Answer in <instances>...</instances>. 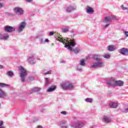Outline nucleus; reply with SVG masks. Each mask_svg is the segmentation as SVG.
<instances>
[{"label":"nucleus","mask_w":128,"mask_h":128,"mask_svg":"<svg viewBox=\"0 0 128 128\" xmlns=\"http://www.w3.org/2000/svg\"><path fill=\"white\" fill-rule=\"evenodd\" d=\"M4 68L3 66L0 65V68Z\"/></svg>","instance_id":"obj_45"},{"label":"nucleus","mask_w":128,"mask_h":128,"mask_svg":"<svg viewBox=\"0 0 128 128\" xmlns=\"http://www.w3.org/2000/svg\"><path fill=\"white\" fill-rule=\"evenodd\" d=\"M80 66H86V63L84 62V60L82 59L80 60Z\"/></svg>","instance_id":"obj_22"},{"label":"nucleus","mask_w":128,"mask_h":128,"mask_svg":"<svg viewBox=\"0 0 128 128\" xmlns=\"http://www.w3.org/2000/svg\"><path fill=\"white\" fill-rule=\"evenodd\" d=\"M68 28H63L62 29V31L63 32H68Z\"/></svg>","instance_id":"obj_32"},{"label":"nucleus","mask_w":128,"mask_h":128,"mask_svg":"<svg viewBox=\"0 0 128 128\" xmlns=\"http://www.w3.org/2000/svg\"><path fill=\"white\" fill-rule=\"evenodd\" d=\"M107 48L109 52H112L114 50H116V48H114V46L112 45L108 46Z\"/></svg>","instance_id":"obj_18"},{"label":"nucleus","mask_w":128,"mask_h":128,"mask_svg":"<svg viewBox=\"0 0 128 128\" xmlns=\"http://www.w3.org/2000/svg\"><path fill=\"white\" fill-rule=\"evenodd\" d=\"M97 66L98 67L99 66L100 68H102V66H104V63L102 62H97Z\"/></svg>","instance_id":"obj_25"},{"label":"nucleus","mask_w":128,"mask_h":128,"mask_svg":"<svg viewBox=\"0 0 128 128\" xmlns=\"http://www.w3.org/2000/svg\"><path fill=\"white\" fill-rule=\"evenodd\" d=\"M2 124H4V122L0 121V128H4V126H2Z\"/></svg>","instance_id":"obj_30"},{"label":"nucleus","mask_w":128,"mask_h":128,"mask_svg":"<svg viewBox=\"0 0 128 128\" xmlns=\"http://www.w3.org/2000/svg\"><path fill=\"white\" fill-rule=\"evenodd\" d=\"M19 70L21 71V73L20 74V76L21 78V82H24L26 80V76H28V71L26 70L24 66H21Z\"/></svg>","instance_id":"obj_2"},{"label":"nucleus","mask_w":128,"mask_h":128,"mask_svg":"<svg viewBox=\"0 0 128 128\" xmlns=\"http://www.w3.org/2000/svg\"><path fill=\"white\" fill-rule=\"evenodd\" d=\"M52 74V70L48 71L45 73V74Z\"/></svg>","instance_id":"obj_35"},{"label":"nucleus","mask_w":128,"mask_h":128,"mask_svg":"<svg viewBox=\"0 0 128 128\" xmlns=\"http://www.w3.org/2000/svg\"><path fill=\"white\" fill-rule=\"evenodd\" d=\"M84 126V123L82 122H77L75 124H72L71 126L73 128H82Z\"/></svg>","instance_id":"obj_6"},{"label":"nucleus","mask_w":128,"mask_h":128,"mask_svg":"<svg viewBox=\"0 0 128 128\" xmlns=\"http://www.w3.org/2000/svg\"><path fill=\"white\" fill-rule=\"evenodd\" d=\"M61 86L63 90H72L74 85L70 82H66L61 84Z\"/></svg>","instance_id":"obj_3"},{"label":"nucleus","mask_w":128,"mask_h":128,"mask_svg":"<svg viewBox=\"0 0 128 128\" xmlns=\"http://www.w3.org/2000/svg\"><path fill=\"white\" fill-rule=\"evenodd\" d=\"M91 68H98L97 62H95L93 65H92Z\"/></svg>","instance_id":"obj_26"},{"label":"nucleus","mask_w":128,"mask_h":128,"mask_svg":"<svg viewBox=\"0 0 128 128\" xmlns=\"http://www.w3.org/2000/svg\"><path fill=\"white\" fill-rule=\"evenodd\" d=\"M8 84L4 83H0V86L2 88H4V86H8ZM6 93H4L2 89H0V98H4V96H6Z\"/></svg>","instance_id":"obj_4"},{"label":"nucleus","mask_w":128,"mask_h":128,"mask_svg":"<svg viewBox=\"0 0 128 128\" xmlns=\"http://www.w3.org/2000/svg\"><path fill=\"white\" fill-rule=\"evenodd\" d=\"M116 86H124V82L122 80L116 81Z\"/></svg>","instance_id":"obj_17"},{"label":"nucleus","mask_w":128,"mask_h":128,"mask_svg":"<svg viewBox=\"0 0 128 128\" xmlns=\"http://www.w3.org/2000/svg\"><path fill=\"white\" fill-rule=\"evenodd\" d=\"M26 26V22H23L20 23V28L18 30V32H22L24 30V28Z\"/></svg>","instance_id":"obj_9"},{"label":"nucleus","mask_w":128,"mask_h":128,"mask_svg":"<svg viewBox=\"0 0 128 128\" xmlns=\"http://www.w3.org/2000/svg\"><path fill=\"white\" fill-rule=\"evenodd\" d=\"M109 26V24H107L106 25L104 26V28H108Z\"/></svg>","instance_id":"obj_42"},{"label":"nucleus","mask_w":128,"mask_h":128,"mask_svg":"<svg viewBox=\"0 0 128 128\" xmlns=\"http://www.w3.org/2000/svg\"><path fill=\"white\" fill-rule=\"evenodd\" d=\"M72 10H73L72 8H68L66 10V11L67 12H72Z\"/></svg>","instance_id":"obj_29"},{"label":"nucleus","mask_w":128,"mask_h":128,"mask_svg":"<svg viewBox=\"0 0 128 128\" xmlns=\"http://www.w3.org/2000/svg\"><path fill=\"white\" fill-rule=\"evenodd\" d=\"M34 80V77H29L28 78V82H32Z\"/></svg>","instance_id":"obj_28"},{"label":"nucleus","mask_w":128,"mask_h":128,"mask_svg":"<svg viewBox=\"0 0 128 128\" xmlns=\"http://www.w3.org/2000/svg\"><path fill=\"white\" fill-rule=\"evenodd\" d=\"M4 30L7 32H14V30H16V28L12 26H6L5 27Z\"/></svg>","instance_id":"obj_7"},{"label":"nucleus","mask_w":128,"mask_h":128,"mask_svg":"<svg viewBox=\"0 0 128 128\" xmlns=\"http://www.w3.org/2000/svg\"><path fill=\"white\" fill-rule=\"evenodd\" d=\"M56 88V86L55 85L51 86L48 90L47 92H54Z\"/></svg>","instance_id":"obj_12"},{"label":"nucleus","mask_w":128,"mask_h":128,"mask_svg":"<svg viewBox=\"0 0 128 128\" xmlns=\"http://www.w3.org/2000/svg\"><path fill=\"white\" fill-rule=\"evenodd\" d=\"M38 128H42V126H38Z\"/></svg>","instance_id":"obj_43"},{"label":"nucleus","mask_w":128,"mask_h":128,"mask_svg":"<svg viewBox=\"0 0 128 128\" xmlns=\"http://www.w3.org/2000/svg\"><path fill=\"white\" fill-rule=\"evenodd\" d=\"M49 78H46V84H50V81L48 80Z\"/></svg>","instance_id":"obj_36"},{"label":"nucleus","mask_w":128,"mask_h":128,"mask_svg":"<svg viewBox=\"0 0 128 128\" xmlns=\"http://www.w3.org/2000/svg\"><path fill=\"white\" fill-rule=\"evenodd\" d=\"M116 80H114V78H112L108 82V84L109 86H116Z\"/></svg>","instance_id":"obj_11"},{"label":"nucleus","mask_w":128,"mask_h":128,"mask_svg":"<svg viewBox=\"0 0 128 128\" xmlns=\"http://www.w3.org/2000/svg\"><path fill=\"white\" fill-rule=\"evenodd\" d=\"M94 58L96 60H97L98 62H100V57H98V55H94Z\"/></svg>","instance_id":"obj_23"},{"label":"nucleus","mask_w":128,"mask_h":128,"mask_svg":"<svg viewBox=\"0 0 128 128\" xmlns=\"http://www.w3.org/2000/svg\"><path fill=\"white\" fill-rule=\"evenodd\" d=\"M54 32H50L49 34V36H54Z\"/></svg>","instance_id":"obj_37"},{"label":"nucleus","mask_w":128,"mask_h":128,"mask_svg":"<svg viewBox=\"0 0 128 128\" xmlns=\"http://www.w3.org/2000/svg\"><path fill=\"white\" fill-rule=\"evenodd\" d=\"M102 122H104L106 124H108V122H110V118L108 117L105 116L102 119Z\"/></svg>","instance_id":"obj_13"},{"label":"nucleus","mask_w":128,"mask_h":128,"mask_svg":"<svg viewBox=\"0 0 128 128\" xmlns=\"http://www.w3.org/2000/svg\"><path fill=\"white\" fill-rule=\"evenodd\" d=\"M124 112H128V108L125 110Z\"/></svg>","instance_id":"obj_41"},{"label":"nucleus","mask_w":128,"mask_h":128,"mask_svg":"<svg viewBox=\"0 0 128 128\" xmlns=\"http://www.w3.org/2000/svg\"><path fill=\"white\" fill-rule=\"evenodd\" d=\"M121 8H122V10H128V8L126 7H124V5H122L121 6Z\"/></svg>","instance_id":"obj_31"},{"label":"nucleus","mask_w":128,"mask_h":128,"mask_svg":"<svg viewBox=\"0 0 128 128\" xmlns=\"http://www.w3.org/2000/svg\"><path fill=\"white\" fill-rule=\"evenodd\" d=\"M104 22H112V17L106 16L104 20Z\"/></svg>","instance_id":"obj_16"},{"label":"nucleus","mask_w":128,"mask_h":128,"mask_svg":"<svg viewBox=\"0 0 128 128\" xmlns=\"http://www.w3.org/2000/svg\"><path fill=\"white\" fill-rule=\"evenodd\" d=\"M60 126L61 128H68V124L66 122H64L60 124Z\"/></svg>","instance_id":"obj_20"},{"label":"nucleus","mask_w":128,"mask_h":128,"mask_svg":"<svg viewBox=\"0 0 128 128\" xmlns=\"http://www.w3.org/2000/svg\"><path fill=\"white\" fill-rule=\"evenodd\" d=\"M120 52L122 54H123V56H126V54H128V49L126 48H122L120 50Z\"/></svg>","instance_id":"obj_10"},{"label":"nucleus","mask_w":128,"mask_h":128,"mask_svg":"<svg viewBox=\"0 0 128 128\" xmlns=\"http://www.w3.org/2000/svg\"><path fill=\"white\" fill-rule=\"evenodd\" d=\"M60 114H63L64 116H66V111H62L60 112Z\"/></svg>","instance_id":"obj_34"},{"label":"nucleus","mask_w":128,"mask_h":128,"mask_svg":"<svg viewBox=\"0 0 128 128\" xmlns=\"http://www.w3.org/2000/svg\"><path fill=\"white\" fill-rule=\"evenodd\" d=\"M14 10L16 14H24V10L20 8H16Z\"/></svg>","instance_id":"obj_8"},{"label":"nucleus","mask_w":128,"mask_h":128,"mask_svg":"<svg viewBox=\"0 0 128 128\" xmlns=\"http://www.w3.org/2000/svg\"><path fill=\"white\" fill-rule=\"evenodd\" d=\"M46 42H48V39H46Z\"/></svg>","instance_id":"obj_46"},{"label":"nucleus","mask_w":128,"mask_h":128,"mask_svg":"<svg viewBox=\"0 0 128 128\" xmlns=\"http://www.w3.org/2000/svg\"><path fill=\"white\" fill-rule=\"evenodd\" d=\"M40 88H34L32 90L31 92H40Z\"/></svg>","instance_id":"obj_21"},{"label":"nucleus","mask_w":128,"mask_h":128,"mask_svg":"<svg viewBox=\"0 0 128 128\" xmlns=\"http://www.w3.org/2000/svg\"><path fill=\"white\" fill-rule=\"evenodd\" d=\"M8 36H4L3 34H0V40H8Z\"/></svg>","instance_id":"obj_19"},{"label":"nucleus","mask_w":128,"mask_h":128,"mask_svg":"<svg viewBox=\"0 0 128 128\" xmlns=\"http://www.w3.org/2000/svg\"><path fill=\"white\" fill-rule=\"evenodd\" d=\"M118 103L116 102L110 103L109 104L110 108H118Z\"/></svg>","instance_id":"obj_14"},{"label":"nucleus","mask_w":128,"mask_h":128,"mask_svg":"<svg viewBox=\"0 0 128 128\" xmlns=\"http://www.w3.org/2000/svg\"><path fill=\"white\" fill-rule=\"evenodd\" d=\"M26 2H32V0H26Z\"/></svg>","instance_id":"obj_40"},{"label":"nucleus","mask_w":128,"mask_h":128,"mask_svg":"<svg viewBox=\"0 0 128 128\" xmlns=\"http://www.w3.org/2000/svg\"><path fill=\"white\" fill-rule=\"evenodd\" d=\"M104 58H110V54H105V56H104Z\"/></svg>","instance_id":"obj_33"},{"label":"nucleus","mask_w":128,"mask_h":128,"mask_svg":"<svg viewBox=\"0 0 128 128\" xmlns=\"http://www.w3.org/2000/svg\"><path fill=\"white\" fill-rule=\"evenodd\" d=\"M0 8H2V4L0 3Z\"/></svg>","instance_id":"obj_44"},{"label":"nucleus","mask_w":128,"mask_h":128,"mask_svg":"<svg viewBox=\"0 0 128 128\" xmlns=\"http://www.w3.org/2000/svg\"><path fill=\"white\" fill-rule=\"evenodd\" d=\"M86 12L87 14H94V9L92 7L88 6Z\"/></svg>","instance_id":"obj_15"},{"label":"nucleus","mask_w":128,"mask_h":128,"mask_svg":"<svg viewBox=\"0 0 128 128\" xmlns=\"http://www.w3.org/2000/svg\"><path fill=\"white\" fill-rule=\"evenodd\" d=\"M65 48H68V50H72L74 54H78V52H80V49L78 48H75L74 49L72 50V46H70V45H68V44H66L64 45Z\"/></svg>","instance_id":"obj_5"},{"label":"nucleus","mask_w":128,"mask_h":128,"mask_svg":"<svg viewBox=\"0 0 128 128\" xmlns=\"http://www.w3.org/2000/svg\"><path fill=\"white\" fill-rule=\"evenodd\" d=\"M111 19L112 20H117L116 17V16H112Z\"/></svg>","instance_id":"obj_39"},{"label":"nucleus","mask_w":128,"mask_h":128,"mask_svg":"<svg viewBox=\"0 0 128 128\" xmlns=\"http://www.w3.org/2000/svg\"><path fill=\"white\" fill-rule=\"evenodd\" d=\"M57 40H58V42H62V44H64L65 46L66 44H68V46H74L76 44V41L74 40V39L70 40V41L68 40V39H64L62 37V36H59L56 38Z\"/></svg>","instance_id":"obj_1"},{"label":"nucleus","mask_w":128,"mask_h":128,"mask_svg":"<svg viewBox=\"0 0 128 128\" xmlns=\"http://www.w3.org/2000/svg\"><path fill=\"white\" fill-rule=\"evenodd\" d=\"M124 34H126V36H128V32L124 31Z\"/></svg>","instance_id":"obj_38"},{"label":"nucleus","mask_w":128,"mask_h":128,"mask_svg":"<svg viewBox=\"0 0 128 128\" xmlns=\"http://www.w3.org/2000/svg\"><path fill=\"white\" fill-rule=\"evenodd\" d=\"M86 102H92V98H87L86 99Z\"/></svg>","instance_id":"obj_27"},{"label":"nucleus","mask_w":128,"mask_h":128,"mask_svg":"<svg viewBox=\"0 0 128 128\" xmlns=\"http://www.w3.org/2000/svg\"><path fill=\"white\" fill-rule=\"evenodd\" d=\"M7 74L9 76H14V73L12 71H8L7 72Z\"/></svg>","instance_id":"obj_24"}]
</instances>
